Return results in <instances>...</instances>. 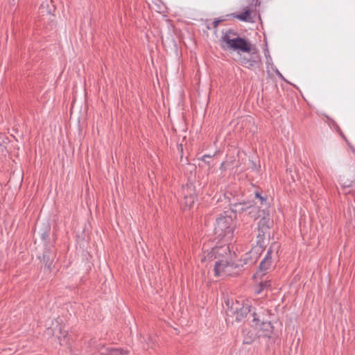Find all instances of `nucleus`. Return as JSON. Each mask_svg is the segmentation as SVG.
I'll return each instance as SVG.
<instances>
[{
  "label": "nucleus",
  "instance_id": "5",
  "mask_svg": "<svg viewBox=\"0 0 355 355\" xmlns=\"http://www.w3.org/2000/svg\"><path fill=\"white\" fill-rule=\"evenodd\" d=\"M208 256L210 258L214 257L216 261L219 260V259L233 260L228 243H224L221 245L213 248Z\"/></svg>",
  "mask_w": 355,
  "mask_h": 355
},
{
  "label": "nucleus",
  "instance_id": "13",
  "mask_svg": "<svg viewBox=\"0 0 355 355\" xmlns=\"http://www.w3.org/2000/svg\"><path fill=\"white\" fill-rule=\"evenodd\" d=\"M53 334L54 336H56L59 340H60V345H62L61 337H63L64 338L67 336V331H62L61 327H59L58 323L56 322L55 327L54 328V330L53 331Z\"/></svg>",
  "mask_w": 355,
  "mask_h": 355
},
{
  "label": "nucleus",
  "instance_id": "2",
  "mask_svg": "<svg viewBox=\"0 0 355 355\" xmlns=\"http://www.w3.org/2000/svg\"><path fill=\"white\" fill-rule=\"evenodd\" d=\"M220 42L225 51H236L238 53H250L252 51V44L245 38L238 37L237 33L231 29L223 33Z\"/></svg>",
  "mask_w": 355,
  "mask_h": 355
},
{
  "label": "nucleus",
  "instance_id": "17",
  "mask_svg": "<svg viewBox=\"0 0 355 355\" xmlns=\"http://www.w3.org/2000/svg\"><path fill=\"white\" fill-rule=\"evenodd\" d=\"M49 252H44V253L43 254V256H42V258H43V260L45 261L46 259H47V261L46 262V266L50 268H51V263H52V261H49Z\"/></svg>",
  "mask_w": 355,
  "mask_h": 355
},
{
  "label": "nucleus",
  "instance_id": "7",
  "mask_svg": "<svg viewBox=\"0 0 355 355\" xmlns=\"http://www.w3.org/2000/svg\"><path fill=\"white\" fill-rule=\"evenodd\" d=\"M51 1L50 0H44L41 3L40 7V13L42 16V20L46 21H54L55 17L52 14V10L53 9V6H51Z\"/></svg>",
  "mask_w": 355,
  "mask_h": 355
},
{
  "label": "nucleus",
  "instance_id": "11",
  "mask_svg": "<svg viewBox=\"0 0 355 355\" xmlns=\"http://www.w3.org/2000/svg\"><path fill=\"white\" fill-rule=\"evenodd\" d=\"M252 316L253 317L252 321L256 328L262 329L267 332L270 331L272 326L270 322H264L263 320H261L260 317L258 316L256 313H253Z\"/></svg>",
  "mask_w": 355,
  "mask_h": 355
},
{
  "label": "nucleus",
  "instance_id": "14",
  "mask_svg": "<svg viewBox=\"0 0 355 355\" xmlns=\"http://www.w3.org/2000/svg\"><path fill=\"white\" fill-rule=\"evenodd\" d=\"M107 355H128V352L116 348L106 349Z\"/></svg>",
  "mask_w": 355,
  "mask_h": 355
},
{
  "label": "nucleus",
  "instance_id": "12",
  "mask_svg": "<svg viewBox=\"0 0 355 355\" xmlns=\"http://www.w3.org/2000/svg\"><path fill=\"white\" fill-rule=\"evenodd\" d=\"M233 17L236 18L242 21H247V22H252V19L251 17V11L250 8H245L244 12L240 13V14H232V15Z\"/></svg>",
  "mask_w": 355,
  "mask_h": 355
},
{
  "label": "nucleus",
  "instance_id": "3",
  "mask_svg": "<svg viewBox=\"0 0 355 355\" xmlns=\"http://www.w3.org/2000/svg\"><path fill=\"white\" fill-rule=\"evenodd\" d=\"M236 268L233 260L219 259L214 263V275L216 277L232 275Z\"/></svg>",
  "mask_w": 355,
  "mask_h": 355
},
{
  "label": "nucleus",
  "instance_id": "9",
  "mask_svg": "<svg viewBox=\"0 0 355 355\" xmlns=\"http://www.w3.org/2000/svg\"><path fill=\"white\" fill-rule=\"evenodd\" d=\"M182 193L184 205L186 207L190 208L194 204L196 198L194 187L187 185L182 188Z\"/></svg>",
  "mask_w": 355,
  "mask_h": 355
},
{
  "label": "nucleus",
  "instance_id": "10",
  "mask_svg": "<svg viewBox=\"0 0 355 355\" xmlns=\"http://www.w3.org/2000/svg\"><path fill=\"white\" fill-rule=\"evenodd\" d=\"M272 250L271 248L268 250L267 254L265 258L261 261L259 265V270L254 274V277L257 278L261 277L264 272L270 268L271 265V254Z\"/></svg>",
  "mask_w": 355,
  "mask_h": 355
},
{
  "label": "nucleus",
  "instance_id": "6",
  "mask_svg": "<svg viewBox=\"0 0 355 355\" xmlns=\"http://www.w3.org/2000/svg\"><path fill=\"white\" fill-rule=\"evenodd\" d=\"M250 312V307L248 305H241L236 302L234 306L231 307L227 311L228 316L234 315L237 322L242 321Z\"/></svg>",
  "mask_w": 355,
  "mask_h": 355
},
{
  "label": "nucleus",
  "instance_id": "4",
  "mask_svg": "<svg viewBox=\"0 0 355 355\" xmlns=\"http://www.w3.org/2000/svg\"><path fill=\"white\" fill-rule=\"evenodd\" d=\"M248 53L250 55L247 56L239 52L238 62L243 67L252 69L260 62V58L257 51L254 48L252 47V51Z\"/></svg>",
  "mask_w": 355,
  "mask_h": 355
},
{
  "label": "nucleus",
  "instance_id": "16",
  "mask_svg": "<svg viewBox=\"0 0 355 355\" xmlns=\"http://www.w3.org/2000/svg\"><path fill=\"white\" fill-rule=\"evenodd\" d=\"M255 198L259 200V204L261 205L266 204V198L261 196L260 193L257 191L255 193Z\"/></svg>",
  "mask_w": 355,
  "mask_h": 355
},
{
  "label": "nucleus",
  "instance_id": "18",
  "mask_svg": "<svg viewBox=\"0 0 355 355\" xmlns=\"http://www.w3.org/2000/svg\"><path fill=\"white\" fill-rule=\"evenodd\" d=\"M252 334L250 336H249L248 338H245L244 340H243V343H245V344H250L252 342Z\"/></svg>",
  "mask_w": 355,
  "mask_h": 355
},
{
  "label": "nucleus",
  "instance_id": "8",
  "mask_svg": "<svg viewBox=\"0 0 355 355\" xmlns=\"http://www.w3.org/2000/svg\"><path fill=\"white\" fill-rule=\"evenodd\" d=\"M270 228V220L268 218L263 217L260 219L258 223V243H260L265 239L266 234H268V230Z\"/></svg>",
  "mask_w": 355,
  "mask_h": 355
},
{
  "label": "nucleus",
  "instance_id": "19",
  "mask_svg": "<svg viewBox=\"0 0 355 355\" xmlns=\"http://www.w3.org/2000/svg\"><path fill=\"white\" fill-rule=\"evenodd\" d=\"M224 19H215L214 21H213V26L214 28H217L218 24L223 21Z\"/></svg>",
  "mask_w": 355,
  "mask_h": 355
},
{
  "label": "nucleus",
  "instance_id": "15",
  "mask_svg": "<svg viewBox=\"0 0 355 355\" xmlns=\"http://www.w3.org/2000/svg\"><path fill=\"white\" fill-rule=\"evenodd\" d=\"M260 289L257 291V293H259L262 290L270 286V281L265 280L263 282H260Z\"/></svg>",
  "mask_w": 355,
  "mask_h": 355
},
{
  "label": "nucleus",
  "instance_id": "1",
  "mask_svg": "<svg viewBox=\"0 0 355 355\" xmlns=\"http://www.w3.org/2000/svg\"><path fill=\"white\" fill-rule=\"evenodd\" d=\"M236 223L231 215L226 212L219 215L216 219L214 234L215 239L223 243L230 242L234 237Z\"/></svg>",
  "mask_w": 355,
  "mask_h": 355
}]
</instances>
